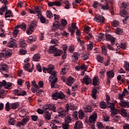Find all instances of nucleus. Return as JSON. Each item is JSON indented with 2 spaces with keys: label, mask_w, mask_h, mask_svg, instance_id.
I'll use <instances>...</instances> for the list:
<instances>
[{
  "label": "nucleus",
  "mask_w": 129,
  "mask_h": 129,
  "mask_svg": "<svg viewBox=\"0 0 129 129\" xmlns=\"http://www.w3.org/2000/svg\"><path fill=\"white\" fill-rule=\"evenodd\" d=\"M42 70L44 73H49V74H51V76L49 78V81L50 83V86L51 88H58L59 86L55 85L56 83H57V81H58V78L56 76V72H53L54 70V66L52 65H49L48 68H46L44 67H43Z\"/></svg>",
  "instance_id": "1"
},
{
  "label": "nucleus",
  "mask_w": 129,
  "mask_h": 129,
  "mask_svg": "<svg viewBox=\"0 0 129 129\" xmlns=\"http://www.w3.org/2000/svg\"><path fill=\"white\" fill-rule=\"evenodd\" d=\"M19 116L23 117L22 121L18 122L17 126H21V125H25L27 124V122L30 120V116H27V110L25 109H22L19 112Z\"/></svg>",
  "instance_id": "2"
},
{
  "label": "nucleus",
  "mask_w": 129,
  "mask_h": 129,
  "mask_svg": "<svg viewBox=\"0 0 129 129\" xmlns=\"http://www.w3.org/2000/svg\"><path fill=\"white\" fill-rule=\"evenodd\" d=\"M67 25V20L65 19H62L60 21V23L58 21H56L53 23L52 30V31H55L57 30V29H59L60 31H63V30L66 28Z\"/></svg>",
  "instance_id": "3"
},
{
  "label": "nucleus",
  "mask_w": 129,
  "mask_h": 129,
  "mask_svg": "<svg viewBox=\"0 0 129 129\" xmlns=\"http://www.w3.org/2000/svg\"><path fill=\"white\" fill-rule=\"evenodd\" d=\"M48 52L50 53V54L53 53L55 57H57V56H61V55L63 54V51L61 50H58V49H57V48L54 46H50Z\"/></svg>",
  "instance_id": "4"
},
{
  "label": "nucleus",
  "mask_w": 129,
  "mask_h": 129,
  "mask_svg": "<svg viewBox=\"0 0 129 129\" xmlns=\"http://www.w3.org/2000/svg\"><path fill=\"white\" fill-rule=\"evenodd\" d=\"M5 12H6L5 13V18L7 19V18H10L12 16V11L8 10V6H7L3 7L0 9V15H1V16H3Z\"/></svg>",
  "instance_id": "5"
},
{
  "label": "nucleus",
  "mask_w": 129,
  "mask_h": 129,
  "mask_svg": "<svg viewBox=\"0 0 129 129\" xmlns=\"http://www.w3.org/2000/svg\"><path fill=\"white\" fill-rule=\"evenodd\" d=\"M52 99H55V100L63 99V98H65V95L62 92H57L52 94Z\"/></svg>",
  "instance_id": "6"
},
{
  "label": "nucleus",
  "mask_w": 129,
  "mask_h": 129,
  "mask_svg": "<svg viewBox=\"0 0 129 129\" xmlns=\"http://www.w3.org/2000/svg\"><path fill=\"white\" fill-rule=\"evenodd\" d=\"M43 108L44 110H52L53 112H56L57 111L55 105L46 104L43 106Z\"/></svg>",
  "instance_id": "7"
},
{
  "label": "nucleus",
  "mask_w": 129,
  "mask_h": 129,
  "mask_svg": "<svg viewBox=\"0 0 129 129\" xmlns=\"http://www.w3.org/2000/svg\"><path fill=\"white\" fill-rule=\"evenodd\" d=\"M120 15L121 16V17L124 18L123 19H122L123 24H126V21L129 18L128 16L127 15V12H126V10L123 9L122 11L120 12Z\"/></svg>",
  "instance_id": "8"
},
{
  "label": "nucleus",
  "mask_w": 129,
  "mask_h": 129,
  "mask_svg": "<svg viewBox=\"0 0 129 129\" xmlns=\"http://www.w3.org/2000/svg\"><path fill=\"white\" fill-rule=\"evenodd\" d=\"M12 83H7L6 80H3L2 82H0V88H2L3 86H5L6 89H11L12 88Z\"/></svg>",
  "instance_id": "9"
},
{
  "label": "nucleus",
  "mask_w": 129,
  "mask_h": 129,
  "mask_svg": "<svg viewBox=\"0 0 129 129\" xmlns=\"http://www.w3.org/2000/svg\"><path fill=\"white\" fill-rule=\"evenodd\" d=\"M109 3V4H111V5H113V4H114V0H109V2H106V4L105 5L100 4L99 7L101 10H103L104 11L109 10V5H108Z\"/></svg>",
  "instance_id": "10"
},
{
  "label": "nucleus",
  "mask_w": 129,
  "mask_h": 129,
  "mask_svg": "<svg viewBox=\"0 0 129 129\" xmlns=\"http://www.w3.org/2000/svg\"><path fill=\"white\" fill-rule=\"evenodd\" d=\"M29 12L30 14H37L38 13V16L42 15V14H41V13H42V12H41V8L38 6H36L34 8V10L29 9Z\"/></svg>",
  "instance_id": "11"
},
{
  "label": "nucleus",
  "mask_w": 129,
  "mask_h": 129,
  "mask_svg": "<svg viewBox=\"0 0 129 129\" xmlns=\"http://www.w3.org/2000/svg\"><path fill=\"white\" fill-rule=\"evenodd\" d=\"M62 3V0H60L58 2H49L48 3V7H54V6H56V7H61Z\"/></svg>",
  "instance_id": "12"
},
{
  "label": "nucleus",
  "mask_w": 129,
  "mask_h": 129,
  "mask_svg": "<svg viewBox=\"0 0 129 129\" xmlns=\"http://www.w3.org/2000/svg\"><path fill=\"white\" fill-rule=\"evenodd\" d=\"M108 108H110L111 109V116H114L115 115H116L117 114V111L114 110L115 107H114V104L112 103L111 105H109L108 106Z\"/></svg>",
  "instance_id": "13"
},
{
  "label": "nucleus",
  "mask_w": 129,
  "mask_h": 129,
  "mask_svg": "<svg viewBox=\"0 0 129 129\" xmlns=\"http://www.w3.org/2000/svg\"><path fill=\"white\" fill-rule=\"evenodd\" d=\"M24 68L26 71H28L29 73L32 72L33 70L34 69V65L31 68V64L30 63H26L24 66Z\"/></svg>",
  "instance_id": "14"
},
{
  "label": "nucleus",
  "mask_w": 129,
  "mask_h": 129,
  "mask_svg": "<svg viewBox=\"0 0 129 129\" xmlns=\"http://www.w3.org/2000/svg\"><path fill=\"white\" fill-rule=\"evenodd\" d=\"M3 52L4 53V56L5 58H10L13 55V51L12 49L9 50H3Z\"/></svg>",
  "instance_id": "15"
},
{
  "label": "nucleus",
  "mask_w": 129,
  "mask_h": 129,
  "mask_svg": "<svg viewBox=\"0 0 129 129\" xmlns=\"http://www.w3.org/2000/svg\"><path fill=\"white\" fill-rule=\"evenodd\" d=\"M77 108V107L75 106L74 104H72L69 106V104H67L66 105V110H63L64 111H66V114L69 111V109H71V110L73 109H76Z\"/></svg>",
  "instance_id": "16"
},
{
  "label": "nucleus",
  "mask_w": 129,
  "mask_h": 129,
  "mask_svg": "<svg viewBox=\"0 0 129 129\" xmlns=\"http://www.w3.org/2000/svg\"><path fill=\"white\" fill-rule=\"evenodd\" d=\"M38 15V18L40 19V21L42 24H48L49 20L46 19V18L44 17L42 14Z\"/></svg>",
  "instance_id": "17"
},
{
  "label": "nucleus",
  "mask_w": 129,
  "mask_h": 129,
  "mask_svg": "<svg viewBox=\"0 0 129 129\" xmlns=\"http://www.w3.org/2000/svg\"><path fill=\"white\" fill-rule=\"evenodd\" d=\"M85 84H86L87 85H88V84H90L91 83V79H90V77H89L88 75H86L85 78L83 79Z\"/></svg>",
  "instance_id": "18"
},
{
  "label": "nucleus",
  "mask_w": 129,
  "mask_h": 129,
  "mask_svg": "<svg viewBox=\"0 0 129 129\" xmlns=\"http://www.w3.org/2000/svg\"><path fill=\"white\" fill-rule=\"evenodd\" d=\"M96 20L97 23H102L103 24L104 22H105V20H104V17L102 16L99 15L95 18Z\"/></svg>",
  "instance_id": "19"
},
{
  "label": "nucleus",
  "mask_w": 129,
  "mask_h": 129,
  "mask_svg": "<svg viewBox=\"0 0 129 129\" xmlns=\"http://www.w3.org/2000/svg\"><path fill=\"white\" fill-rule=\"evenodd\" d=\"M119 105L122 107H129V103L124 100H120Z\"/></svg>",
  "instance_id": "20"
},
{
  "label": "nucleus",
  "mask_w": 129,
  "mask_h": 129,
  "mask_svg": "<svg viewBox=\"0 0 129 129\" xmlns=\"http://www.w3.org/2000/svg\"><path fill=\"white\" fill-rule=\"evenodd\" d=\"M44 111L45 113L44 114V117L46 120H50L51 119V114L49 113L48 110H45L43 108Z\"/></svg>",
  "instance_id": "21"
},
{
  "label": "nucleus",
  "mask_w": 129,
  "mask_h": 129,
  "mask_svg": "<svg viewBox=\"0 0 129 129\" xmlns=\"http://www.w3.org/2000/svg\"><path fill=\"white\" fill-rule=\"evenodd\" d=\"M0 71L2 72V74H4L3 71L7 72L8 71V65H7V64L1 63L0 64Z\"/></svg>",
  "instance_id": "22"
},
{
  "label": "nucleus",
  "mask_w": 129,
  "mask_h": 129,
  "mask_svg": "<svg viewBox=\"0 0 129 129\" xmlns=\"http://www.w3.org/2000/svg\"><path fill=\"white\" fill-rule=\"evenodd\" d=\"M73 83H74V79L71 77H69L67 80L66 84L68 86H72Z\"/></svg>",
  "instance_id": "23"
},
{
  "label": "nucleus",
  "mask_w": 129,
  "mask_h": 129,
  "mask_svg": "<svg viewBox=\"0 0 129 129\" xmlns=\"http://www.w3.org/2000/svg\"><path fill=\"white\" fill-rule=\"evenodd\" d=\"M83 126V124L82 123V122L79 121L76 122L74 126V128L75 129L82 128Z\"/></svg>",
  "instance_id": "24"
},
{
  "label": "nucleus",
  "mask_w": 129,
  "mask_h": 129,
  "mask_svg": "<svg viewBox=\"0 0 129 129\" xmlns=\"http://www.w3.org/2000/svg\"><path fill=\"white\" fill-rule=\"evenodd\" d=\"M79 57V53L76 52L74 53L73 55H72V58L73 59V62H77L78 61V58Z\"/></svg>",
  "instance_id": "25"
},
{
  "label": "nucleus",
  "mask_w": 129,
  "mask_h": 129,
  "mask_svg": "<svg viewBox=\"0 0 129 129\" xmlns=\"http://www.w3.org/2000/svg\"><path fill=\"white\" fill-rule=\"evenodd\" d=\"M62 117V118H63V117H65L66 116V111L62 110V111L59 112V115H56L54 118H58V117Z\"/></svg>",
  "instance_id": "26"
},
{
  "label": "nucleus",
  "mask_w": 129,
  "mask_h": 129,
  "mask_svg": "<svg viewBox=\"0 0 129 129\" xmlns=\"http://www.w3.org/2000/svg\"><path fill=\"white\" fill-rule=\"evenodd\" d=\"M10 106H11V109H16V108H18L19 106H20V103H19V102H18L15 103H10Z\"/></svg>",
  "instance_id": "27"
},
{
  "label": "nucleus",
  "mask_w": 129,
  "mask_h": 129,
  "mask_svg": "<svg viewBox=\"0 0 129 129\" xmlns=\"http://www.w3.org/2000/svg\"><path fill=\"white\" fill-rule=\"evenodd\" d=\"M105 38H106V40H107V41H113V40H114V38L111 36V35L107 33V32H106L105 33Z\"/></svg>",
  "instance_id": "28"
},
{
  "label": "nucleus",
  "mask_w": 129,
  "mask_h": 129,
  "mask_svg": "<svg viewBox=\"0 0 129 129\" xmlns=\"http://www.w3.org/2000/svg\"><path fill=\"white\" fill-rule=\"evenodd\" d=\"M19 44L20 47L21 48H24L27 46V44H26V41L24 39H20L19 41Z\"/></svg>",
  "instance_id": "29"
},
{
  "label": "nucleus",
  "mask_w": 129,
  "mask_h": 129,
  "mask_svg": "<svg viewBox=\"0 0 129 129\" xmlns=\"http://www.w3.org/2000/svg\"><path fill=\"white\" fill-rule=\"evenodd\" d=\"M106 75L108 78H113L114 77V73H113V71H109L106 72Z\"/></svg>",
  "instance_id": "30"
},
{
  "label": "nucleus",
  "mask_w": 129,
  "mask_h": 129,
  "mask_svg": "<svg viewBox=\"0 0 129 129\" xmlns=\"http://www.w3.org/2000/svg\"><path fill=\"white\" fill-rule=\"evenodd\" d=\"M19 29H21L23 31H26L27 29V25L25 23H22L21 25H19L17 26Z\"/></svg>",
  "instance_id": "31"
},
{
  "label": "nucleus",
  "mask_w": 129,
  "mask_h": 129,
  "mask_svg": "<svg viewBox=\"0 0 129 129\" xmlns=\"http://www.w3.org/2000/svg\"><path fill=\"white\" fill-rule=\"evenodd\" d=\"M99 79L98 77H94L93 79V85L94 86H96V85H98V81Z\"/></svg>",
  "instance_id": "32"
},
{
  "label": "nucleus",
  "mask_w": 129,
  "mask_h": 129,
  "mask_svg": "<svg viewBox=\"0 0 129 129\" xmlns=\"http://www.w3.org/2000/svg\"><path fill=\"white\" fill-rule=\"evenodd\" d=\"M40 59V54H35L34 55L33 57V60L35 61V62H38L39 61Z\"/></svg>",
  "instance_id": "33"
},
{
  "label": "nucleus",
  "mask_w": 129,
  "mask_h": 129,
  "mask_svg": "<svg viewBox=\"0 0 129 129\" xmlns=\"http://www.w3.org/2000/svg\"><path fill=\"white\" fill-rule=\"evenodd\" d=\"M79 117L80 119H83L84 117L85 116V114H84V112L82 111V110H80L78 112Z\"/></svg>",
  "instance_id": "34"
},
{
  "label": "nucleus",
  "mask_w": 129,
  "mask_h": 129,
  "mask_svg": "<svg viewBox=\"0 0 129 129\" xmlns=\"http://www.w3.org/2000/svg\"><path fill=\"white\" fill-rule=\"evenodd\" d=\"M96 94H97V89L94 88L92 91V97L94 99H96Z\"/></svg>",
  "instance_id": "35"
},
{
  "label": "nucleus",
  "mask_w": 129,
  "mask_h": 129,
  "mask_svg": "<svg viewBox=\"0 0 129 129\" xmlns=\"http://www.w3.org/2000/svg\"><path fill=\"white\" fill-rule=\"evenodd\" d=\"M100 107H101V108L105 109V108L108 107V106L106 105V103H105L104 101H101L100 103Z\"/></svg>",
  "instance_id": "36"
},
{
  "label": "nucleus",
  "mask_w": 129,
  "mask_h": 129,
  "mask_svg": "<svg viewBox=\"0 0 129 129\" xmlns=\"http://www.w3.org/2000/svg\"><path fill=\"white\" fill-rule=\"evenodd\" d=\"M8 47H9V48H14V47H17L18 45L17 44V43L16 42H10L7 44Z\"/></svg>",
  "instance_id": "37"
},
{
  "label": "nucleus",
  "mask_w": 129,
  "mask_h": 129,
  "mask_svg": "<svg viewBox=\"0 0 129 129\" xmlns=\"http://www.w3.org/2000/svg\"><path fill=\"white\" fill-rule=\"evenodd\" d=\"M85 111L86 112H92V107H91V105H88L85 109Z\"/></svg>",
  "instance_id": "38"
},
{
  "label": "nucleus",
  "mask_w": 129,
  "mask_h": 129,
  "mask_svg": "<svg viewBox=\"0 0 129 129\" xmlns=\"http://www.w3.org/2000/svg\"><path fill=\"white\" fill-rule=\"evenodd\" d=\"M101 49L102 54H103V55H106L107 54V48H106V46H101Z\"/></svg>",
  "instance_id": "39"
},
{
  "label": "nucleus",
  "mask_w": 129,
  "mask_h": 129,
  "mask_svg": "<svg viewBox=\"0 0 129 129\" xmlns=\"http://www.w3.org/2000/svg\"><path fill=\"white\" fill-rule=\"evenodd\" d=\"M111 25L113 27H117L119 25V22L117 20H113L111 22Z\"/></svg>",
  "instance_id": "40"
},
{
  "label": "nucleus",
  "mask_w": 129,
  "mask_h": 129,
  "mask_svg": "<svg viewBox=\"0 0 129 129\" xmlns=\"http://www.w3.org/2000/svg\"><path fill=\"white\" fill-rule=\"evenodd\" d=\"M5 109L7 111H10L11 109H12V108H11V104L10 102H7L5 106Z\"/></svg>",
  "instance_id": "41"
},
{
  "label": "nucleus",
  "mask_w": 129,
  "mask_h": 129,
  "mask_svg": "<svg viewBox=\"0 0 129 129\" xmlns=\"http://www.w3.org/2000/svg\"><path fill=\"white\" fill-rule=\"evenodd\" d=\"M97 126L99 129H104V126L102 124V122H97Z\"/></svg>",
  "instance_id": "42"
},
{
  "label": "nucleus",
  "mask_w": 129,
  "mask_h": 129,
  "mask_svg": "<svg viewBox=\"0 0 129 129\" xmlns=\"http://www.w3.org/2000/svg\"><path fill=\"white\" fill-rule=\"evenodd\" d=\"M31 90L33 92V93H35V92H36L37 95H40V91L36 89L34 87H32Z\"/></svg>",
  "instance_id": "43"
},
{
  "label": "nucleus",
  "mask_w": 129,
  "mask_h": 129,
  "mask_svg": "<svg viewBox=\"0 0 129 129\" xmlns=\"http://www.w3.org/2000/svg\"><path fill=\"white\" fill-rule=\"evenodd\" d=\"M122 32H123V31H122V29H121V28H117L116 29L115 33L117 35H121Z\"/></svg>",
  "instance_id": "44"
},
{
  "label": "nucleus",
  "mask_w": 129,
  "mask_h": 129,
  "mask_svg": "<svg viewBox=\"0 0 129 129\" xmlns=\"http://www.w3.org/2000/svg\"><path fill=\"white\" fill-rule=\"evenodd\" d=\"M97 60L98 62L100 63H103V57L100 55H98L97 56Z\"/></svg>",
  "instance_id": "45"
},
{
  "label": "nucleus",
  "mask_w": 129,
  "mask_h": 129,
  "mask_svg": "<svg viewBox=\"0 0 129 129\" xmlns=\"http://www.w3.org/2000/svg\"><path fill=\"white\" fill-rule=\"evenodd\" d=\"M46 15L47 18L51 19V17H53V14L51 11H47L46 13Z\"/></svg>",
  "instance_id": "46"
},
{
  "label": "nucleus",
  "mask_w": 129,
  "mask_h": 129,
  "mask_svg": "<svg viewBox=\"0 0 129 129\" xmlns=\"http://www.w3.org/2000/svg\"><path fill=\"white\" fill-rule=\"evenodd\" d=\"M31 84L33 86H34V88H36L37 89H39V88H40V87L37 85V84L36 83V81H32L31 82Z\"/></svg>",
  "instance_id": "47"
},
{
  "label": "nucleus",
  "mask_w": 129,
  "mask_h": 129,
  "mask_svg": "<svg viewBox=\"0 0 129 129\" xmlns=\"http://www.w3.org/2000/svg\"><path fill=\"white\" fill-rule=\"evenodd\" d=\"M71 117H70V116H68L65 118V122L66 123H70V122H71Z\"/></svg>",
  "instance_id": "48"
},
{
  "label": "nucleus",
  "mask_w": 129,
  "mask_h": 129,
  "mask_svg": "<svg viewBox=\"0 0 129 129\" xmlns=\"http://www.w3.org/2000/svg\"><path fill=\"white\" fill-rule=\"evenodd\" d=\"M81 3V0H75L73 3V8H75L77 6V4H80Z\"/></svg>",
  "instance_id": "49"
},
{
  "label": "nucleus",
  "mask_w": 129,
  "mask_h": 129,
  "mask_svg": "<svg viewBox=\"0 0 129 129\" xmlns=\"http://www.w3.org/2000/svg\"><path fill=\"white\" fill-rule=\"evenodd\" d=\"M24 95H27V93L25 91H20V93L18 94V96H24Z\"/></svg>",
  "instance_id": "50"
},
{
  "label": "nucleus",
  "mask_w": 129,
  "mask_h": 129,
  "mask_svg": "<svg viewBox=\"0 0 129 129\" xmlns=\"http://www.w3.org/2000/svg\"><path fill=\"white\" fill-rule=\"evenodd\" d=\"M73 116L74 117V118L76 120L78 119V112L77 111H75L73 113Z\"/></svg>",
  "instance_id": "51"
},
{
  "label": "nucleus",
  "mask_w": 129,
  "mask_h": 129,
  "mask_svg": "<svg viewBox=\"0 0 129 129\" xmlns=\"http://www.w3.org/2000/svg\"><path fill=\"white\" fill-rule=\"evenodd\" d=\"M93 38V35L92 34L89 33L88 36H85V39L86 40H91Z\"/></svg>",
  "instance_id": "52"
},
{
  "label": "nucleus",
  "mask_w": 129,
  "mask_h": 129,
  "mask_svg": "<svg viewBox=\"0 0 129 129\" xmlns=\"http://www.w3.org/2000/svg\"><path fill=\"white\" fill-rule=\"evenodd\" d=\"M24 82H25V81L23 80L22 79H18L17 81L18 85L20 86L23 85V83H24Z\"/></svg>",
  "instance_id": "53"
},
{
  "label": "nucleus",
  "mask_w": 129,
  "mask_h": 129,
  "mask_svg": "<svg viewBox=\"0 0 129 129\" xmlns=\"http://www.w3.org/2000/svg\"><path fill=\"white\" fill-rule=\"evenodd\" d=\"M96 118H97V114H95V115L90 116V120H95Z\"/></svg>",
  "instance_id": "54"
},
{
  "label": "nucleus",
  "mask_w": 129,
  "mask_h": 129,
  "mask_svg": "<svg viewBox=\"0 0 129 129\" xmlns=\"http://www.w3.org/2000/svg\"><path fill=\"white\" fill-rule=\"evenodd\" d=\"M69 31H70V32H71V35L72 36H74V33H75V30L74 29H73L72 28V27H69Z\"/></svg>",
  "instance_id": "55"
},
{
  "label": "nucleus",
  "mask_w": 129,
  "mask_h": 129,
  "mask_svg": "<svg viewBox=\"0 0 129 129\" xmlns=\"http://www.w3.org/2000/svg\"><path fill=\"white\" fill-rule=\"evenodd\" d=\"M19 53L21 55H25V54L27 53V51L24 49H21L19 51Z\"/></svg>",
  "instance_id": "56"
},
{
  "label": "nucleus",
  "mask_w": 129,
  "mask_h": 129,
  "mask_svg": "<svg viewBox=\"0 0 129 129\" xmlns=\"http://www.w3.org/2000/svg\"><path fill=\"white\" fill-rule=\"evenodd\" d=\"M38 116L37 115H31V119L33 121H37V120H38Z\"/></svg>",
  "instance_id": "57"
},
{
  "label": "nucleus",
  "mask_w": 129,
  "mask_h": 129,
  "mask_svg": "<svg viewBox=\"0 0 129 129\" xmlns=\"http://www.w3.org/2000/svg\"><path fill=\"white\" fill-rule=\"evenodd\" d=\"M15 119L14 118H11L9 121V124L11 125H14L15 124Z\"/></svg>",
  "instance_id": "58"
},
{
  "label": "nucleus",
  "mask_w": 129,
  "mask_h": 129,
  "mask_svg": "<svg viewBox=\"0 0 129 129\" xmlns=\"http://www.w3.org/2000/svg\"><path fill=\"white\" fill-rule=\"evenodd\" d=\"M62 129H69V124L67 123L62 124Z\"/></svg>",
  "instance_id": "59"
},
{
  "label": "nucleus",
  "mask_w": 129,
  "mask_h": 129,
  "mask_svg": "<svg viewBox=\"0 0 129 129\" xmlns=\"http://www.w3.org/2000/svg\"><path fill=\"white\" fill-rule=\"evenodd\" d=\"M81 69L82 70H84V71H86L85 70H87V67H86V65L85 64H83V65L81 66L80 67Z\"/></svg>",
  "instance_id": "60"
},
{
  "label": "nucleus",
  "mask_w": 129,
  "mask_h": 129,
  "mask_svg": "<svg viewBox=\"0 0 129 129\" xmlns=\"http://www.w3.org/2000/svg\"><path fill=\"white\" fill-rule=\"evenodd\" d=\"M84 32L86 33V34H88L89 32H90V27H86L84 28Z\"/></svg>",
  "instance_id": "61"
},
{
  "label": "nucleus",
  "mask_w": 129,
  "mask_h": 129,
  "mask_svg": "<svg viewBox=\"0 0 129 129\" xmlns=\"http://www.w3.org/2000/svg\"><path fill=\"white\" fill-rule=\"evenodd\" d=\"M69 51H70V53H73V51H74V46L71 45L69 49Z\"/></svg>",
  "instance_id": "62"
},
{
  "label": "nucleus",
  "mask_w": 129,
  "mask_h": 129,
  "mask_svg": "<svg viewBox=\"0 0 129 129\" xmlns=\"http://www.w3.org/2000/svg\"><path fill=\"white\" fill-rule=\"evenodd\" d=\"M36 68L38 72H42V67L40 64H38L36 66Z\"/></svg>",
  "instance_id": "63"
},
{
  "label": "nucleus",
  "mask_w": 129,
  "mask_h": 129,
  "mask_svg": "<svg viewBox=\"0 0 129 129\" xmlns=\"http://www.w3.org/2000/svg\"><path fill=\"white\" fill-rule=\"evenodd\" d=\"M123 129H129V124L128 123H125L123 125Z\"/></svg>",
  "instance_id": "64"
}]
</instances>
